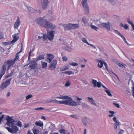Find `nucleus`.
Wrapping results in <instances>:
<instances>
[{"instance_id": "3", "label": "nucleus", "mask_w": 134, "mask_h": 134, "mask_svg": "<svg viewBox=\"0 0 134 134\" xmlns=\"http://www.w3.org/2000/svg\"><path fill=\"white\" fill-rule=\"evenodd\" d=\"M36 21L38 24H39L45 28H48L52 29L56 28L55 25L49 23L43 18L41 17L36 20Z\"/></svg>"}, {"instance_id": "25", "label": "nucleus", "mask_w": 134, "mask_h": 134, "mask_svg": "<svg viewBox=\"0 0 134 134\" xmlns=\"http://www.w3.org/2000/svg\"><path fill=\"white\" fill-rule=\"evenodd\" d=\"M41 64L42 67L43 68H46L47 66V63L44 62H42Z\"/></svg>"}, {"instance_id": "4", "label": "nucleus", "mask_w": 134, "mask_h": 134, "mask_svg": "<svg viewBox=\"0 0 134 134\" xmlns=\"http://www.w3.org/2000/svg\"><path fill=\"white\" fill-rule=\"evenodd\" d=\"M7 122L6 124L10 127H12L15 125L14 123L15 122V120L12 119V117L7 116L6 117Z\"/></svg>"}, {"instance_id": "55", "label": "nucleus", "mask_w": 134, "mask_h": 134, "mask_svg": "<svg viewBox=\"0 0 134 134\" xmlns=\"http://www.w3.org/2000/svg\"><path fill=\"white\" fill-rule=\"evenodd\" d=\"M128 59L129 60L130 62H132L134 64L133 65L134 66V60L132 58L130 59L129 58Z\"/></svg>"}, {"instance_id": "9", "label": "nucleus", "mask_w": 134, "mask_h": 134, "mask_svg": "<svg viewBox=\"0 0 134 134\" xmlns=\"http://www.w3.org/2000/svg\"><path fill=\"white\" fill-rule=\"evenodd\" d=\"M55 31H51L49 34L47 35V38L50 41H52L53 39L54 36L53 33Z\"/></svg>"}, {"instance_id": "23", "label": "nucleus", "mask_w": 134, "mask_h": 134, "mask_svg": "<svg viewBox=\"0 0 134 134\" xmlns=\"http://www.w3.org/2000/svg\"><path fill=\"white\" fill-rule=\"evenodd\" d=\"M88 99L89 100V101L93 105H94L95 106H97V104L95 103L94 101L93 100L92 98L90 97H88Z\"/></svg>"}, {"instance_id": "59", "label": "nucleus", "mask_w": 134, "mask_h": 134, "mask_svg": "<svg viewBox=\"0 0 134 134\" xmlns=\"http://www.w3.org/2000/svg\"><path fill=\"white\" fill-rule=\"evenodd\" d=\"M74 74V73L72 71H68V74L69 75Z\"/></svg>"}, {"instance_id": "57", "label": "nucleus", "mask_w": 134, "mask_h": 134, "mask_svg": "<svg viewBox=\"0 0 134 134\" xmlns=\"http://www.w3.org/2000/svg\"><path fill=\"white\" fill-rule=\"evenodd\" d=\"M82 5L84 9L89 7L88 4L83 5Z\"/></svg>"}, {"instance_id": "54", "label": "nucleus", "mask_w": 134, "mask_h": 134, "mask_svg": "<svg viewBox=\"0 0 134 134\" xmlns=\"http://www.w3.org/2000/svg\"><path fill=\"white\" fill-rule=\"evenodd\" d=\"M32 53V52L30 51L29 53V56H28V60H29L30 59V56L31 55V54Z\"/></svg>"}, {"instance_id": "64", "label": "nucleus", "mask_w": 134, "mask_h": 134, "mask_svg": "<svg viewBox=\"0 0 134 134\" xmlns=\"http://www.w3.org/2000/svg\"><path fill=\"white\" fill-rule=\"evenodd\" d=\"M132 95H134V85H133L132 87Z\"/></svg>"}, {"instance_id": "63", "label": "nucleus", "mask_w": 134, "mask_h": 134, "mask_svg": "<svg viewBox=\"0 0 134 134\" xmlns=\"http://www.w3.org/2000/svg\"><path fill=\"white\" fill-rule=\"evenodd\" d=\"M54 100L51 99L49 100H48L47 101V102L48 103H51L53 102H54Z\"/></svg>"}, {"instance_id": "13", "label": "nucleus", "mask_w": 134, "mask_h": 134, "mask_svg": "<svg viewBox=\"0 0 134 134\" xmlns=\"http://www.w3.org/2000/svg\"><path fill=\"white\" fill-rule=\"evenodd\" d=\"M21 23L20 21L19 17H18L14 25V29H17Z\"/></svg>"}, {"instance_id": "15", "label": "nucleus", "mask_w": 134, "mask_h": 134, "mask_svg": "<svg viewBox=\"0 0 134 134\" xmlns=\"http://www.w3.org/2000/svg\"><path fill=\"white\" fill-rule=\"evenodd\" d=\"M43 1L42 4V8L43 10H45L47 7L49 2L48 0H43Z\"/></svg>"}, {"instance_id": "43", "label": "nucleus", "mask_w": 134, "mask_h": 134, "mask_svg": "<svg viewBox=\"0 0 134 134\" xmlns=\"http://www.w3.org/2000/svg\"><path fill=\"white\" fill-rule=\"evenodd\" d=\"M70 83L69 81H67L65 85V87H68L70 85Z\"/></svg>"}, {"instance_id": "44", "label": "nucleus", "mask_w": 134, "mask_h": 134, "mask_svg": "<svg viewBox=\"0 0 134 134\" xmlns=\"http://www.w3.org/2000/svg\"><path fill=\"white\" fill-rule=\"evenodd\" d=\"M104 64V65L105 66V68H106V69H107V71H106V73H108V72H110L109 71V70H108V66H107V64L106 63H104V64Z\"/></svg>"}, {"instance_id": "36", "label": "nucleus", "mask_w": 134, "mask_h": 134, "mask_svg": "<svg viewBox=\"0 0 134 134\" xmlns=\"http://www.w3.org/2000/svg\"><path fill=\"white\" fill-rule=\"evenodd\" d=\"M28 10L30 12H34L35 10L30 7H27Z\"/></svg>"}, {"instance_id": "62", "label": "nucleus", "mask_w": 134, "mask_h": 134, "mask_svg": "<svg viewBox=\"0 0 134 134\" xmlns=\"http://www.w3.org/2000/svg\"><path fill=\"white\" fill-rule=\"evenodd\" d=\"M4 43L5 44L7 45L9 44H10L11 43V42H4L3 43Z\"/></svg>"}, {"instance_id": "26", "label": "nucleus", "mask_w": 134, "mask_h": 134, "mask_svg": "<svg viewBox=\"0 0 134 134\" xmlns=\"http://www.w3.org/2000/svg\"><path fill=\"white\" fill-rule=\"evenodd\" d=\"M69 69L68 66H64L60 68V71H62L67 70Z\"/></svg>"}, {"instance_id": "6", "label": "nucleus", "mask_w": 134, "mask_h": 134, "mask_svg": "<svg viewBox=\"0 0 134 134\" xmlns=\"http://www.w3.org/2000/svg\"><path fill=\"white\" fill-rule=\"evenodd\" d=\"M113 120L115 122L114 124V130L116 132L118 131V126L120 125V122L117 120V118L115 116L113 118Z\"/></svg>"}, {"instance_id": "2", "label": "nucleus", "mask_w": 134, "mask_h": 134, "mask_svg": "<svg viewBox=\"0 0 134 134\" xmlns=\"http://www.w3.org/2000/svg\"><path fill=\"white\" fill-rule=\"evenodd\" d=\"M77 99L79 101V102H76L73 100L70 97H69L67 96H60L59 97H56V98L62 99H67L66 100H63L62 104H64L66 105H68L69 106H73L76 107L77 105H80L81 102L80 101L82 99V98H79L78 97H76Z\"/></svg>"}, {"instance_id": "31", "label": "nucleus", "mask_w": 134, "mask_h": 134, "mask_svg": "<svg viewBox=\"0 0 134 134\" xmlns=\"http://www.w3.org/2000/svg\"><path fill=\"white\" fill-rule=\"evenodd\" d=\"M109 112L111 114L109 115H108L110 117L113 116H114V114L115 112L110 110L109 111Z\"/></svg>"}, {"instance_id": "7", "label": "nucleus", "mask_w": 134, "mask_h": 134, "mask_svg": "<svg viewBox=\"0 0 134 134\" xmlns=\"http://www.w3.org/2000/svg\"><path fill=\"white\" fill-rule=\"evenodd\" d=\"M12 79L11 78L9 79H7L5 82L2 83L1 85V88L3 89L6 88L10 84Z\"/></svg>"}, {"instance_id": "35", "label": "nucleus", "mask_w": 134, "mask_h": 134, "mask_svg": "<svg viewBox=\"0 0 134 134\" xmlns=\"http://www.w3.org/2000/svg\"><path fill=\"white\" fill-rule=\"evenodd\" d=\"M81 40L83 42L87 43V44H88V43L87 41V40L85 38H81Z\"/></svg>"}, {"instance_id": "48", "label": "nucleus", "mask_w": 134, "mask_h": 134, "mask_svg": "<svg viewBox=\"0 0 134 134\" xmlns=\"http://www.w3.org/2000/svg\"><path fill=\"white\" fill-rule=\"evenodd\" d=\"M123 27L125 29L127 30L129 28V27L127 24H125Z\"/></svg>"}, {"instance_id": "37", "label": "nucleus", "mask_w": 134, "mask_h": 134, "mask_svg": "<svg viewBox=\"0 0 134 134\" xmlns=\"http://www.w3.org/2000/svg\"><path fill=\"white\" fill-rule=\"evenodd\" d=\"M69 64L70 65L73 66H76L78 65V64L77 63L74 62L70 63Z\"/></svg>"}, {"instance_id": "53", "label": "nucleus", "mask_w": 134, "mask_h": 134, "mask_svg": "<svg viewBox=\"0 0 134 134\" xmlns=\"http://www.w3.org/2000/svg\"><path fill=\"white\" fill-rule=\"evenodd\" d=\"M18 126L20 127H21V121H19L18 122Z\"/></svg>"}, {"instance_id": "8", "label": "nucleus", "mask_w": 134, "mask_h": 134, "mask_svg": "<svg viewBox=\"0 0 134 134\" xmlns=\"http://www.w3.org/2000/svg\"><path fill=\"white\" fill-rule=\"evenodd\" d=\"M57 60H53L51 63V64L49 67L51 69V70H54L56 68L57 64Z\"/></svg>"}, {"instance_id": "10", "label": "nucleus", "mask_w": 134, "mask_h": 134, "mask_svg": "<svg viewBox=\"0 0 134 134\" xmlns=\"http://www.w3.org/2000/svg\"><path fill=\"white\" fill-rule=\"evenodd\" d=\"M29 64H31L29 66V67L31 69H34L37 66V64L34 60L30 61Z\"/></svg>"}, {"instance_id": "19", "label": "nucleus", "mask_w": 134, "mask_h": 134, "mask_svg": "<svg viewBox=\"0 0 134 134\" xmlns=\"http://www.w3.org/2000/svg\"><path fill=\"white\" fill-rule=\"evenodd\" d=\"M19 37L17 36L16 35H14L13 37V39L11 41V43H13L16 42L18 39Z\"/></svg>"}, {"instance_id": "42", "label": "nucleus", "mask_w": 134, "mask_h": 134, "mask_svg": "<svg viewBox=\"0 0 134 134\" xmlns=\"http://www.w3.org/2000/svg\"><path fill=\"white\" fill-rule=\"evenodd\" d=\"M87 0H82V4L83 5L88 4L87 3Z\"/></svg>"}, {"instance_id": "16", "label": "nucleus", "mask_w": 134, "mask_h": 134, "mask_svg": "<svg viewBox=\"0 0 134 134\" xmlns=\"http://www.w3.org/2000/svg\"><path fill=\"white\" fill-rule=\"evenodd\" d=\"M43 1L42 4V8L43 10H45L47 7L49 2L48 0H43Z\"/></svg>"}, {"instance_id": "39", "label": "nucleus", "mask_w": 134, "mask_h": 134, "mask_svg": "<svg viewBox=\"0 0 134 134\" xmlns=\"http://www.w3.org/2000/svg\"><path fill=\"white\" fill-rule=\"evenodd\" d=\"M115 32L118 35H119V36H121V37H122L124 36L121 34L120 32H119L117 30H115Z\"/></svg>"}, {"instance_id": "24", "label": "nucleus", "mask_w": 134, "mask_h": 134, "mask_svg": "<svg viewBox=\"0 0 134 134\" xmlns=\"http://www.w3.org/2000/svg\"><path fill=\"white\" fill-rule=\"evenodd\" d=\"M98 66L100 68H101L103 66L104 64V62L100 60H99L98 61Z\"/></svg>"}, {"instance_id": "49", "label": "nucleus", "mask_w": 134, "mask_h": 134, "mask_svg": "<svg viewBox=\"0 0 134 134\" xmlns=\"http://www.w3.org/2000/svg\"><path fill=\"white\" fill-rule=\"evenodd\" d=\"M32 96V95L31 94H29L26 97V99H28L31 98Z\"/></svg>"}, {"instance_id": "22", "label": "nucleus", "mask_w": 134, "mask_h": 134, "mask_svg": "<svg viewBox=\"0 0 134 134\" xmlns=\"http://www.w3.org/2000/svg\"><path fill=\"white\" fill-rule=\"evenodd\" d=\"M71 28V29H76L79 27V26L77 24H70Z\"/></svg>"}, {"instance_id": "32", "label": "nucleus", "mask_w": 134, "mask_h": 134, "mask_svg": "<svg viewBox=\"0 0 134 134\" xmlns=\"http://www.w3.org/2000/svg\"><path fill=\"white\" fill-rule=\"evenodd\" d=\"M105 92L110 97L112 96L111 94L110 93L109 91L108 90H106L105 91Z\"/></svg>"}, {"instance_id": "41", "label": "nucleus", "mask_w": 134, "mask_h": 134, "mask_svg": "<svg viewBox=\"0 0 134 134\" xmlns=\"http://www.w3.org/2000/svg\"><path fill=\"white\" fill-rule=\"evenodd\" d=\"M127 21L129 23L131 24L132 26L133 24V22L132 21H131L129 19H128L127 20Z\"/></svg>"}, {"instance_id": "29", "label": "nucleus", "mask_w": 134, "mask_h": 134, "mask_svg": "<svg viewBox=\"0 0 134 134\" xmlns=\"http://www.w3.org/2000/svg\"><path fill=\"white\" fill-rule=\"evenodd\" d=\"M47 35H44V34H43V35L42 36H39L38 37V39H40L41 38H42L44 40H46V38H47Z\"/></svg>"}, {"instance_id": "40", "label": "nucleus", "mask_w": 134, "mask_h": 134, "mask_svg": "<svg viewBox=\"0 0 134 134\" xmlns=\"http://www.w3.org/2000/svg\"><path fill=\"white\" fill-rule=\"evenodd\" d=\"M39 132L38 130L36 129H34L33 131L34 134H38Z\"/></svg>"}, {"instance_id": "45", "label": "nucleus", "mask_w": 134, "mask_h": 134, "mask_svg": "<svg viewBox=\"0 0 134 134\" xmlns=\"http://www.w3.org/2000/svg\"><path fill=\"white\" fill-rule=\"evenodd\" d=\"M113 104L116 107H117L118 108H119L120 107V106L117 103H113Z\"/></svg>"}, {"instance_id": "60", "label": "nucleus", "mask_w": 134, "mask_h": 134, "mask_svg": "<svg viewBox=\"0 0 134 134\" xmlns=\"http://www.w3.org/2000/svg\"><path fill=\"white\" fill-rule=\"evenodd\" d=\"M124 132V131L122 130H121L119 132V133H118V134H122V133H123Z\"/></svg>"}, {"instance_id": "28", "label": "nucleus", "mask_w": 134, "mask_h": 134, "mask_svg": "<svg viewBox=\"0 0 134 134\" xmlns=\"http://www.w3.org/2000/svg\"><path fill=\"white\" fill-rule=\"evenodd\" d=\"M14 72V70H13L12 71H11V72L9 74H8L7 75L5 78H8L9 77H10L12 76L13 75H14L13 72Z\"/></svg>"}, {"instance_id": "11", "label": "nucleus", "mask_w": 134, "mask_h": 134, "mask_svg": "<svg viewBox=\"0 0 134 134\" xmlns=\"http://www.w3.org/2000/svg\"><path fill=\"white\" fill-rule=\"evenodd\" d=\"M47 58L46 59V61L48 63H50L54 58V56L50 54H47Z\"/></svg>"}, {"instance_id": "51", "label": "nucleus", "mask_w": 134, "mask_h": 134, "mask_svg": "<svg viewBox=\"0 0 134 134\" xmlns=\"http://www.w3.org/2000/svg\"><path fill=\"white\" fill-rule=\"evenodd\" d=\"M70 116L72 118H74L76 119H77L78 118L77 116L75 115H71Z\"/></svg>"}, {"instance_id": "12", "label": "nucleus", "mask_w": 134, "mask_h": 134, "mask_svg": "<svg viewBox=\"0 0 134 134\" xmlns=\"http://www.w3.org/2000/svg\"><path fill=\"white\" fill-rule=\"evenodd\" d=\"M102 26L107 30L108 31H110V23L109 22H108L107 23H102L101 24Z\"/></svg>"}, {"instance_id": "5", "label": "nucleus", "mask_w": 134, "mask_h": 134, "mask_svg": "<svg viewBox=\"0 0 134 134\" xmlns=\"http://www.w3.org/2000/svg\"><path fill=\"white\" fill-rule=\"evenodd\" d=\"M11 127H12V128L8 127H5V128L8 130V131L12 133H16L18 130V128L16 126L14 125Z\"/></svg>"}, {"instance_id": "52", "label": "nucleus", "mask_w": 134, "mask_h": 134, "mask_svg": "<svg viewBox=\"0 0 134 134\" xmlns=\"http://www.w3.org/2000/svg\"><path fill=\"white\" fill-rule=\"evenodd\" d=\"M43 109H44V108L41 107L35 109L36 110H41Z\"/></svg>"}, {"instance_id": "47", "label": "nucleus", "mask_w": 134, "mask_h": 134, "mask_svg": "<svg viewBox=\"0 0 134 134\" xmlns=\"http://www.w3.org/2000/svg\"><path fill=\"white\" fill-rule=\"evenodd\" d=\"M122 38L124 40V41H125V42L128 45H130V44L129 43H128L127 42V41H126V39L124 36H123V37H122Z\"/></svg>"}, {"instance_id": "17", "label": "nucleus", "mask_w": 134, "mask_h": 134, "mask_svg": "<svg viewBox=\"0 0 134 134\" xmlns=\"http://www.w3.org/2000/svg\"><path fill=\"white\" fill-rule=\"evenodd\" d=\"M82 21L85 26H87L89 24L88 21L89 19L85 16H83L82 19Z\"/></svg>"}, {"instance_id": "30", "label": "nucleus", "mask_w": 134, "mask_h": 134, "mask_svg": "<svg viewBox=\"0 0 134 134\" xmlns=\"http://www.w3.org/2000/svg\"><path fill=\"white\" fill-rule=\"evenodd\" d=\"M82 106L83 107L85 108H89V105L85 103H82Z\"/></svg>"}, {"instance_id": "58", "label": "nucleus", "mask_w": 134, "mask_h": 134, "mask_svg": "<svg viewBox=\"0 0 134 134\" xmlns=\"http://www.w3.org/2000/svg\"><path fill=\"white\" fill-rule=\"evenodd\" d=\"M4 115L3 114L0 117V122H1L2 120L3 119L4 117Z\"/></svg>"}, {"instance_id": "1", "label": "nucleus", "mask_w": 134, "mask_h": 134, "mask_svg": "<svg viewBox=\"0 0 134 134\" xmlns=\"http://www.w3.org/2000/svg\"><path fill=\"white\" fill-rule=\"evenodd\" d=\"M20 52H19L16 54L15 57L14 59L7 60L4 62L1 67L0 75L3 76L5 74L6 70H8L19 59V54Z\"/></svg>"}, {"instance_id": "61", "label": "nucleus", "mask_w": 134, "mask_h": 134, "mask_svg": "<svg viewBox=\"0 0 134 134\" xmlns=\"http://www.w3.org/2000/svg\"><path fill=\"white\" fill-rule=\"evenodd\" d=\"M3 37V35L1 32L0 33V39H1Z\"/></svg>"}, {"instance_id": "27", "label": "nucleus", "mask_w": 134, "mask_h": 134, "mask_svg": "<svg viewBox=\"0 0 134 134\" xmlns=\"http://www.w3.org/2000/svg\"><path fill=\"white\" fill-rule=\"evenodd\" d=\"M44 56L43 55H40L39 56L36 60L38 61L40 60L44 59Z\"/></svg>"}, {"instance_id": "56", "label": "nucleus", "mask_w": 134, "mask_h": 134, "mask_svg": "<svg viewBox=\"0 0 134 134\" xmlns=\"http://www.w3.org/2000/svg\"><path fill=\"white\" fill-rule=\"evenodd\" d=\"M119 66L122 68H123V67L124 66L123 63H119Z\"/></svg>"}, {"instance_id": "21", "label": "nucleus", "mask_w": 134, "mask_h": 134, "mask_svg": "<svg viewBox=\"0 0 134 134\" xmlns=\"http://www.w3.org/2000/svg\"><path fill=\"white\" fill-rule=\"evenodd\" d=\"M59 132L61 134H67L69 132L65 129H61L60 130Z\"/></svg>"}, {"instance_id": "20", "label": "nucleus", "mask_w": 134, "mask_h": 134, "mask_svg": "<svg viewBox=\"0 0 134 134\" xmlns=\"http://www.w3.org/2000/svg\"><path fill=\"white\" fill-rule=\"evenodd\" d=\"M35 124L37 126H38L40 127L43 126V124L42 122L40 120L36 121L35 122Z\"/></svg>"}, {"instance_id": "38", "label": "nucleus", "mask_w": 134, "mask_h": 134, "mask_svg": "<svg viewBox=\"0 0 134 134\" xmlns=\"http://www.w3.org/2000/svg\"><path fill=\"white\" fill-rule=\"evenodd\" d=\"M65 49L69 52H71L72 51V49L68 47H66L65 48Z\"/></svg>"}, {"instance_id": "33", "label": "nucleus", "mask_w": 134, "mask_h": 134, "mask_svg": "<svg viewBox=\"0 0 134 134\" xmlns=\"http://www.w3.org/2000/svg\"><path fill=\"white\" fill-rule=\"evenodd\" d=\"M84 10L85 13L86 14H88L89 13V7L84 9Z\"/></svg>"}, {"instance_id": "14", "label": "nucleus", "mask_w": 134, "mask_h": 134, "mask_svg": "<svg viewBox=\"0 0 134 134\" xmlns=\"http://www.w3.org/2000/svg\"><path fill=\"white\" fill-rule=\"evenodd\" d=\"M92 82L93 84L94 87H97L98 88L100 87L101 86V83L100 82H97L96 80L93 79L92 80Z\"/></svg>"}, {"instance_id": "50", "label": "nucleus", "mask_w": 134, "mask_h": 134, "mask_svg": "<svg viewBox=\"0 0 134 134\" xmlns=\"http://www.w3.org/2000/svg\"><path fill=\"white\" fill-rule=\"evenodd\" d=\"M62 59L63 61H66L68 59L65 56H64L62 57Z\"/></svg>"}, {"instance_id": "34", "label": "nucleus", "mask_w": 134, "mask_h": 134, "mask_svg": "<svg viewBox=\"0 0 134 134\" xmlns=\"http://www.w3.org/2000/svg\"><path fill=\"white\" fill-rule=\"evenodd\" d=\"M91 27L92 28V29L96 30L97 31V30L99 29V28L97 27H96L94 25H91Z\"/></svg>"}, {"instance_id": "46", "label": "nucleus", "mask_w": 134, "mask_h": 134, "mask_svg": "<svg viewBox=\"0 0 134 134\" xmlns=\"http://www.w3.org/2000/svg\"><path fill=\"white\" fill-rule=\"evenodd\" d=\"M82 122L83 123V124L85 126H86L87 124V122L85 120L83 119L82 120Z\"/></svg>"}, {"instance_id": "18", "label": "nucleus", "mask_w": 134, "mask_h": 134, "mask_svg": "<svg viewBox=\"0 0 134 134\" xmlns=\"http://www.w3.org/2000/svg\"><path fill=\"white\" fill-rule=\"evenodd\" d=\"M63 26L64 27L65 30H70L71 29L70 24L68 25L63 24Z\"/></svg>"}]
</instances>
